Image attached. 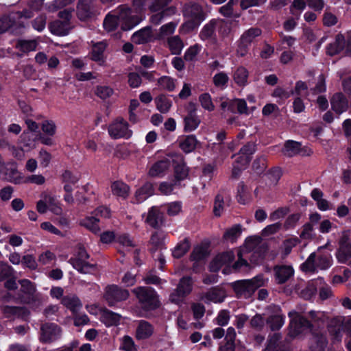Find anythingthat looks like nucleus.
Wrapping results in <instances>:
<instances>
[{"label": "nucleus", "mask_w": 351, "mask_h": 351, "mask_svg": "<svg viewBox=\"0 0 351 351\" xmlns=\"http://www.w3.org/2000/svg\"><path fill=\"white\" fill-rule=\"evenodd\" d=\"M185 21L180 25V32L189 34L197 29L206 19L207 14L202 6L195 2L185 3L182 9Z\"/></svg>", "instance_id": "f257e3e1"}, {"label": "nucleus", "mask_w": 351, "mask_h": 351, "mask_svg": "<svg viewBox=\"0 0 351 351\" xmlns=\"http://www.w3.org/2000/svg\"><path fill=\"white\" fill-rule=\"evenodd\" d=\"M138 300L141 308L144 311H152L160 306L158 295L156 290L150 287H138L133 290Z\"/></svg>", "instance_id": "f03ea898"}, {"label": "nucleus", "mask_w": 351, "mask_h": 351, "mask_svg": "<svg viewBox=\"0 0 351 351\" xmlns=\"http://www.w3.org/2000/svg\"><path fill=\"white\" fill-rule=\"evenodd\" d=\"M326 50L329 56H335L343 51L346 55H351V30L348 32L346 39L342 34H337L335 41L328 44Z\"/></svg>", "instance_id": "7ed1b4c3"}, {"label": "nucleus", "mask_w": 351, "mask_h": 351, "mask_svg": "<svg viewBox=\"0 0 351 351\" xmlns=\"http://www.w3.org/2000/svg\"><path fill=\"white\" fill-rule=\"evenodd\" d=\"M335 257L339 263L351 265V241L348 230L343 232L338 240Z\"/></svg>", "instance_id": "20e7f679"}, {"label": "nucleus", "mask_w": 351, "mask_h": 351, "mask_svg": "<svg viewBox=\"0 0 351 351\" xmlns=\"http://www.w3.org/2000/svg\"><path fill=\"white\" fill-rule=\"evenodd\" d=\"M127 289L121 288L117 285H108L104 291V298L110 307L114 306L118 302L125 301L129 298Z\"/></svg>", "instance_id": "39448f33"}, {"label": "nucleus", "mask_w": 351, "mask_h": 351, "mask_svg": "<svg viewBox=\"0 0 351 351\" xmlns=\"http://www.w3.org/2000/svg\"><path fill=\"white\" fill-rule=\"evenodd\" d=\"M192 289V278L189 276H184L180 278L176 289L170 294L169 299L171 302L179 304L185 297L191 293Z\"/></svg>", "instance_id": "423d86ee"}, {"label": "nucleus", "mask_w": 351, "mask_h": 351, "mask_svg": "<svg viewBox=\"0 0 351 351\" xmlns=\"http://www.w3.org/2000/svg\"><path fill=\"white\" fill-rule=\"evenodd\" d=\"M119 9L121 30H131L141 21V17L137 14H133L132 10L126 5H121L119 6Z\"/></svg>", "instance_id": "0eeeda50"}, {"label": "nucleus", "mask_w": 351, "mask_h": 351, "mask_svg": "<svg viewBox=\"0 0 351 351\" xmlns=\"http://www.w3.org/2000/svg\"><path fill=\"white\" fill-rule=\"evenodd\" d=\"M128 123L122 117H118L109 125L108 131L110 137L113 139H128L132 134V130L128 129Z\"/></svg>", "instance_id": "6e6552de"}, {"label": "nucleus", "mask_w": 351, "mask_h": 351, "mask_svg": "<svg viewBox=\"0 0 351 351\" xmlns=\"http://www.w3.org/2000/svg\"><path fill=\"white\" fill-rule=\"evenodd\" d=\"M172 164L173 167V182H175V184H178L181 181L188 178L189 168L182 154L176 155L172 159Z\"/></svg>", "instance_id": "1a4fd4ad"}, {"label": "nucleus", "mask_w": 351, "mask_h": 351, "mask_svg": "<svg viewBox=\"0 0 351 351\" xmlns=\"http://www.w3.org/2000/svg\"><path fill=\"white\" fill-rule=\"evenodd\" d=\"M61 335L60 327L55 323H45L40 327V340L44 343H50L58 340Z\"/></svg>", "instance_id": "9d476101"}, {"label": "nucleus", "mask_w": 351, "mask_h": 351, "mask_svg": "<svg viewBox=\"0 0 351 351\" xmlns=\"http://www.w3.org/2000/svg\"><path fill=\"white\" fill-rule=\"evenodd\" d=\"M274 280L277 285H283L293 277L295 270L291 265L278 264L273 267Z\"/></svg>", "instance_id": "9b49d317"}, {"label": "nucleus", "mask_w": 351, "mask_h": 351, "mask_svg": "<svg viewBox=\"0 0 351 351\" xmlns=\"http://www.w3.org/2000/svg\"><path fill=\"white\" fill-rule=\"evenodd\" d=\"M145 223L155 230H159L165 224L164 213L156 206L148 209Z\"/></svg>", "instance_id": "f8f14e48"}, {"label": "nucleus", "mask_w": 351, "mask_h": 351, "mask_svg": "<svg viewBox=\"0 0 351 351\" xmlns=\"http://www.w3.org/2000/svg\"><path fill=\"white\" fill-rule=\"evenodd\" d=\"M95 14L93 0H79L77 5V16L80 21H85Z\"/></svg>", "instance_id": "ddd939ff"}, {"label": "nucleus", "mask_w": 351, "mask_h": 351, "mask_svg": "<svg viewBox=\"0 0 351 351\" xmlns=\"http://www.w3.org/2000/svg\"><path fill=\"white\" fill-rule=\"evenodd\" d=\"M19 283L21 285L20 292L25 295V297L19 294V298L22 302L29 304L34 300V295L36 291L34 282L28 279H21L19 280Z\"/></svg>", "instance_id": "4468645a"}, {"label": "nucleus", "mask_w": 351, "mask_h": 351, "mask_svg": "<svg viewBox=\"0 0 351 351\" xmlns=\"http://www.w3.org/2000/svg\"><path fill=\"white\" fill-rule=\"evenodd\" d=\"M177 141L180 149L186 154L195 151L199 143V141L194 134L180 136Z\"/></svg>", "instance_id": "2eb2a0df"}, {"label": "nucleus", "mask_w": 351, "mask_h": 351, "mask_svg": "<svg viewBox=\"0 0 351 351\" xmlns=\"http://www.w3.org/2000/svg\"><path fill=\"white\" fill-rule=\"evenodd\" d=\"M1 311L8 319L16 317L25 320L29 315V310L24 306L5 305L2 307Z\"/></svg>", "instance_id": "dca6fc26"}, {"label": "nucleus", "mask_w": 351, "mask_h": 351, "mask_svg": "<svg viewBox=\"0 0 351 351\" xmlns=\"http://www.w3.org/2000/svg\"><path fill=\"white\" fill-rule=\"evenodd\" d=\"M331 108L337 114L346 112L349 107L348 101L342 93H335L330 99Z\"/></svg>", "instance_id": "f3484780"}, {"label": "nucleus", "mask_w": 351, "mask_h": 351, "mask_svg": "<svg viewBox=\"0 0 351 351\" xmlns=\"http://www.w3.org/2000/svg\"><path fill=\"white\" fill-rule=\"evenodd\" d=\"M328 345V339L325 335L320 332H313L309 339L311 351H325Z\"/></svg>", "instance_id": "a211bd4d"}, {"label": "nucleus", "mask_w": 351, "mask_h": 351, "mask_svg": "<svg viewBox=\"0 0 351 351\" xmlns=\"http://www.w3.org/2000/svg\"><path fill=\"white\" fill-rule=\"evenodd\" d=\"M154 330V328L152 324L141 319L136 327L135 337L138 340L147 339L153 335Z\"/></svg>", "instance_id": "6ab92c4d"}, {"label": "nucleus", "mask_w": 351, "mask_h": 351, "mask_svg": "<svg viewBox=\"0 0 351 351\" xmlns=\"http://www.w3.org/2000/svg\"><path fill=\"white\" fill-rule=\"evenodd\" d=\"M155 188L154 184L150 182H145L139 189L135 192L136 203L140 204L146 200L149 197L154 194Z\"/></svg>", "instance_id": "aec40b11"}, {"label": "nucleus", "mask_w": 351, "mask_h": 351, "mask_svg": "<svg viewBox=\"0 0 351 351\" xmlns=\"http://www.w3.org/2000/svg\"><path fill=\"white\" fill-rule=\"evenodd\" d=\"M110 188L112 194L123 200L127 199L130 195V186L122 180L112 182Z\"/></svg>", "instance_id": "412c9836"}, {"label": "nucleus", "mask_w": 351, "mask_h": 351, "mask_svg": "<svg viewBox=\"0 0 351 351\" xmlns=\"http://www.w3.org/2000/svg\"><path fill=\"white\" fill-rule=\"evenodd\" d=\"M249 284L248 280H240L232 283V288L238 298L244 295L250 297L253 294V291Z\"/></svg>", "instance_id": "4be33fe9"}, {"label": "nucleus", "mask_w": 351, "mask_h": 351, "mask_svg": "<svg viewBox=\"0 0 351 351\" xmlns=\"http://www.w3.org/2000/svg\"><path fill=\"white\" fill-rule=\"evenodd\" d=\"M119 25L121 26V17H119V9L118 8L114 14L110 12L105 16L103 26L107 32H113L117 29Z\"/></svg>", "instance_id": "5701e85b"}, {"label": "nucleus", "mask_w": 351, "mask_h": 351, "mask_svg": "<svg viewBox=\"0 0 351 351\" xmlns=\"http://www.w3.org/2000/svg\"><path fill=\"white\" fill-rule=\"evenodd\" d=\"M106 47L107 44L104 41L95 43L90 52V59L99 64L104 63L105 62L104 51Z\"/></svg>", "instance_id": "b1692460"}, {"label": "nucleus", "mask_w": 351, "mask_h": 351, "mask_svg": "<svg viewBox=\"0 0 351 351\" xmlns=\"http://www.w3.org/2000/svg\"><path fill=\"white\" fill-rule=\"evenodd\" d=\"M217 24V19H213L210 20L208 23L205 24L202 28L199 34V38L203 41H206L215 38V29Z\"/></svg>", "instance_id": "393cba45"}, {"label": "nucleus", "mask_w": 351, "mask_h": 351, "mask_svg": "<svg viewBox=\"0 0 351 351\" xmlns=\"http://www.w3.org/2000/svg\"><path fill=\"white\" fill-rule=\"evenodd\" d=\"M99 219L96 216H87L80 221V225L97 235L101 232Z\"/></svg>", "instance_id": "a878e982"}, {"label": "nucleus", "mask_w": 351, "mask_h": 351, "mask_svg": "<svg viewBox=\"0 0 351 351\" xmlns=\"http://www.w3.org/2000/svg\"><path fill=\"white\" fill-rule=\"evenodd\" d=\"M154 103L156 109L162 114L169 112L173 104L170 96L162 93L155 97Z\"/></svg>", "instance_id": "bb28decb"}, {"label": "nucleus", "mask_w": 351, "mask_h": 351, "mask_svg": "<svg viewBox=\"0 0 351 351\" xmlns=\"http://www.w3.org/2000/svg\"><path fill=\"white\" fill-rule=\"evenodd\" d=\"M37 141V133H32L29 131L24 130L21 135V145L23 149L26 151L35 148Z\"/></svg>", "instance_id": "cd10ccee"}, {"label": "nucleus", "mask_w": 351, "mask_h": 351, "mask_svg": "<svg viewBox=\"0 0 351 351\" xmlns=\"http://www.w3.org/2000/svg\"><path fill=\"white\" fill-rule=\"evenodd\" d=\"M170 167L168 159H162L156 162L149 170V175L152 177H160Z\"/></svg>", "instance_id": "c85d7f7f"}, {"label": "nucleus", "mask_w": 351, "mask_h": 351, "mask_svg": "<svg viewBox=\"0 0 351 351\" xmlns=\"http://www.w3.org/2000/svg\"><path fill=\"white\" fill-rule=\"evenodd\" d=\"M232 77L234 82L239 87H244L248 84L249 72L247 69L243 66H240L236 69L233 73Z\"/></svg>", "instance_id": "c756f323"}, {"label": "nucleus", "mask_w": 351, "mask_h": 351, "mask_svg": "<svg viewBox=\"0 0 351 351\" xmlns=\"http://www.w3.org/2000/svg\"><path fill=\"white\" fill-rule=\"evenodd\" d=\"M210 252L208 246L207 245H197L195 246L190 254V260L191 261L197 262L204 261L209 256Z\"/></svg>", "instance_id": "7c9ffc66"}, {"label": "nucleus", "mask_w": 351, "mask_h": 351, "mask_svg": "<svg viewBox=\"0 0 351 351\" xmlns=\"http://www.w3.org/2000/svg\"><path fill=\"white\" fill-rule=\"evenodd\" d=\"M176 8L174 6L167 7L165 9L160 10V11L156 12V13L153 14L151 18V22L154 25L160 24L162 21L169 16H171L176 14Z\"/></svg>", "instance_id": "2f4dec72"}, {"label": "nucleus", "mask_w": 351, "mask_h": 351, "mask_svg": "<svg viewBox=\"0 0 351 351\" xmlns=\"http://www.w3.org/2000/svg\"><path fill=\"white\" fill-rule=\"evenodd\" d=\"M121 317L119 314L105 308L101 314V322L107 326H117L119 324Z\"/></svg>", "instance_id": "473e14b6"}, {"label": "nucleus", "mask_w": 351, "mask_h": 351, "mask_svg": "<svg viewBox=\"0 0 351 351\" xmlns=\"http://www.w3.org/2000/svg\"><path fill=\"white\" fill-rule=\"evenodd\" d=\"M62 304L73 313L79 311L82 306L80 300L75 295L64 296L62 298Z\"/></svg>", "instance_id": "72a5a7b5"}, {"label": "nucleus", "mask_w": 351, "mask_h": 351, "mask_svg": "<svg viewBox=\"0 0 351 351\" xmlns=\"http://www.w3.org/2000/svg\"><path fill=\"white\" fill-rule=\"evenodd\" d=\"M301 146L302 144L300 142L288 140L285 143L282 152L285 156L292 157L301 152Z\"/></svg>", "instance_id": "f704fd0d"}, {"label": "nucleus", "mask_w": 351, "mask_h": 351, "mask_svg": "<svg viewBox=\"0 0 351 351\" xmlns=\"http://www.w3.org/2000/svg\"><path fill=\"white\" fill-rule=\"evenodd\" d=\"M237 199L240 204L243 205L249 204L251 200V195L243 182H241L238 184Z\"/></svg>", "instance_id": "c9c22d12"}, {"label": "nucleus", "mask_w": 351, "mask_h": 351, "mask_svg": "<svg viewBox=\"0 0 351 351\" xmlns=\"http://www.w3.org/2000/svg\"><path fill=\"white\" fill-rule=\"evenodd\" d=\"M191 243L188 238L178 243L172 251L173 258L179 259L183 257L190 250Z\"/></svg>", "instance_id": "e433bc0d"}, {"label": "nucleus", "mask_w": 351, "mask_h": 351, "mask_svg": "<svg viewBox=\"0 0 351 351\" xmlns=\"http://www.w3.org/2000/svg\"><path fill=\"white\" fill-rule=\"evenodd\" d=\"M152 32L149 27H145L134 32L132 36L133 42L137 44H145L150 41Z\"/></svg>", "instance_id": "4c0bfd02"}, {"label": "nucleus", "mask_w": 351, "mask_h": 351, "mask_svg": "<svg viewBox=\"0 0 351 351\" xmlns=\"http://www.w3.org/2000/svg\"><path fill=\"white\" fill-rule=\"evenodd\" d=\"M184 128L185 133H190L195 131L199 125L201 120L198 116L186 115L183 119Z\"/></svg>", "instance_id": "58836bf2"}, {"label": "nucleus", "mask_w": 351, "mask_h": 351, "mask_svg": "<svg viewBox=\"0 0 351 351\" xmlns=\"http://www.w3.org/2000/svg\"><path fill=\"white\" fill-rule=\"evenodd\" d=\"M242 233V226L239 223L234 224L231 228L227 229L223 235V239L226 241H230L232 243L235 242Z\"/></svg>", "instance_id": "ea45409f"}, {"label": "nucleus", "mask_w": 351, "mask_h": 351, "mask_svg": "<svg viewBox=\"0 0 351 351\" xmlns=\"http://www.w3.org/2000/svg\"><path fill=\"white\" fill-rule=\"evenodd\" d=\"M285 316L283 315H271L267 319V324L271 331L279 330L285 324Z\"/></svg>", "instance_id": "a19ab883"}, {"label": "nucleus", "mask_w": 351, "mask_h": 351, "mask_svg": "<svg viewBox=\"0 0 351 351\" xmlns=\"http://www.w3.org/2000/svg\"><path fill=\"white\" fill-rule=\"evenodd\" d=\"M5 174L8 181L14 184L23 183L25 176L17 170L16 167H5Z\"/></svg>", "instance_id": "79ce46f5"}, {"label": "nucleus", "mask_w": 351, "mask_h": 351, "mask_svg": "<svg viewBox=\"0 0 351 351\" xmlns=\"http://www.w3.org/2000/svg\"><path fill=\"white\" fill-rule=\"evenodd\" d=\"M168 47L172 54L179 55L184 47V44L179 36H174L167 39Z\"/></svg>", "instance_id": "37998d69"}, {"label": "nucleus", "mask_w": 351, "mask_h": 351, "mask_svg": "<svg viewBox=\"0 0 351 351\" xmlns=\"http://www.w3.org/2000/svg\"><path fill=\"white\" fill-rule=\"evenodd\" d=\"M38 43L35 40H18L16 47L23 53H27L36 51Z\"/></svg>", "instance_id": "c03bdc74"}, {"label": "nucleus", "mask_w": 351, "mask_h": 351, "mask_svg": "<svg viewBox=\"0 0 351 351\" xmlns=\"http://www.w3.org/2000/svg\"><path fill=\"white\" fill-rule=\"evenodd\" d=\"M333 263L332 255L329 253H325L316 256L317 269L326 270L330 268Z\"/></svg>", "instance_id": "a18cd8bd"}, {"label": "nucleus", "mask_w": 351, "mask_h": 351, "mask_svg": "<svg viewBox=\"0 0 351 351\" xmlns=\"http://www.w3.org/2000/svg\"><path fill=\"white\" fill-rule=\"evenodd\" d=\"M16 16L12 13L0 16V34L6 32L16 24Z\"/></svg>", "instance_id": "49530a36"}, {"label": "nucleus", "mask_w": 351, "mask_h": 351, "mask_svg": "<svg viewBox=\"0 0 351 351\" xmlns=\"http://www.w3.org/2000/svg\"><path fill=\"white\" fill-rule=\"evenodd\" d=\"M70 262L73 268L81 274H88L90 269L94 267L93 265L81 258H71Z\"/></svg>", "instance_id": "de8ad7c7"}, {"label": "nucleus", "mask_w": 351, "mask_h": 351, "mask_svg": "<svg viewBox=\"0 0 351 351\" xmlns=\"http://www.w3.org/2000/svg\"><path fill=\"white\" fill-rule=\"evenodd\" d=\"M300 269L305 273H315L317 271L316 266V254L311 253L307 259L301 264Z\"/></svg>", "instance_id": "09e8293b"}, {"label": "nucleus", "mask_w": 351, "mask_h": 351, "mask_svg": "<svg viewBox=\"0 0 351 351\" xmlns=\"http://www.w3.org/2000/svg\"><path fill=\"white\" fill-rule=\"evenodd\" d=\"M261 34L262 31L260 28L251 27L249 29L244 32L240 38L244 40V42L247 43V44L251 45L254 39L261 36Z\"/></svg>", "instance_id": "8fccbe9b"}, {"label": "nucleus", "mask_w": 351, "mask_h": 351, "mask_svg": "<svg viewBox=\"0 0 351 351\" xmlns=\"http://www.w3.org/2000/svg\"><path fill=\"white\" fill-rule=\"evenodd\" d=\"M267 168V157L264 155L258 156L252 163V169L254 171L261 175Z\"/></svg>", "instance_id": "3c124183"}, {"label": "nucleus", "mask_w": 351, "mask_h": 351, "mask_svg": "<svg viewBox=\"0 0 351 351\" xmlns=\"http://www.w3.org/2000/svg\"><path fill=\"white\" fill-rule=\"evenodd\" d=\"M199 101L202 107L208 112H213L215 110V105L212 101V97L208 93H204L199 96Z\"/></svg>", "instance_id": "603ef678"}, {"label": "nucleus", "mask_w": 351, "mask_h": 351, "mask_svg": "<svg viewBox=\"0 0 351 351\" xmlns=\"http://www.w3.org/2000/svg\"><path fill=\"white\" fill-rule=\"evenodd\" d=\"M150 243L153 245V248L151 250L152 252H154L158 249L166 248L164 239L158 232H154L152 234Z\"/></svg>", "instance_id": "864d4df0"}, {"label": "nucleus", "mask_w": 351, "mask_h": 351, "mask_svg": "<svg viewBox=\"0 0 351 351\" xmlns=\"http://www.w3.org/2000/svg\"><path fill=\"white\" fill-rule=\"evenodd\" d=\"M158 84L161 88L170 92L173 91L176 87L173 79L166 75L162 76L158 80Z\"/></svg>", "instance_id": "5fc2aeb1"}, {"label": "nucleus", "mask_w": 351, "mask_h": 351, "mask_svg": "<svg viewBox=\"0 0 351 351\" xmlns=\"http://www.w3.org/2000/svg\"><path fill=\"white\" fill-rule=\"evenodd\" d=\"M213 81L216 87L224 88L227 86L229 77L225 72L221 71L214 75Z\"/></svg>", "instance_id": "6e6d98bb"}, {"label": "nucleus", "mask_w": 351, "mask_h": 351, "mask_svg": "<svg viewBox=\"0 0 351 351\" xmlns=\"http://www.w3.org/2000/svg\"><path fill=\"white\" fill-rule=\"evenodd\" d=\"M201 46L199 44H195L190 46L184 54V59L186 61H193L201 51Z\"/></svg>", "instance_id": "4d7b16f0"}, {"label": "nucleus", "mask_w": 351, "mask_h": 351, "mask_svg": "<svg viewBox=\"0 0 351 351\" xmlns=\"http://www.w3.org/2000/svg\"><path fill=\"white\" fill-rule=\"evenodd\" d=\"M41 130L45 134L53 136L56 132V125L52 120H45L42 122Z\"/></svg>", "instance_id": "13d9d810"}, {"label": "nucleus", "mask_w": 351, "mask_h": 351, "mask_svg": "<svg viewBox=\"0 0 351 351\" xmlns=\"http://www.w3.org/2000/svg\"><path fill=\"white\" fill-rule=\"evenodd\" d=\"M224 200L223 197L221 194H217L215 196L214 205H213V213L216 217H220L223 211Z\"/></svg>", "instance_id": "bf43d9fd"}, {"label": "nucleus", "mask_w": 351, "mask_h": 351, "mask_svg": "<svg viewBox=\"0 0 351 351\" xmlns=\"http://www.w3.org/2000/svg\"><path fill=\"white\" fill-rule=\"evenodd\" d=\"M256 146L255 142L249 141L240 149L239 154H243L252 158V155L256 152Z\"/></svg>", "instance_id": "052dcab7"}, {"label": "nucleus", "mask_w": 351, "mask_h": 351, "mask_svg": "<svg viewBox=\"0 0 351 351\" xmlns=\"http://www.w3.org/2000/svg\"><path fill=\"white\" fill-rule=\"evenodd\" d=\"M313 232V224L310 222H307L302 226V230L300 234V237L302 239L311 240L315 237V234H314Z\"/></svg>", "instance_id": "680f3d73"}, {"label": "nucleus", "mask_w": 351, "mask_h": 351, "mask_svg": "<svg viewBox=\"0 0 351 351\" xmlns=\"http://www.w3.org/2000/svg\"><path fill=\"white\" fill-rule=\"evenodd\" d=\"M13 268L7 263H0V282H2L12 275Z\"/></svg>", "instance_id": "e2e57ef3"}, {"label": "nucleus", "mask_w": 351, "mask_h": 351, "mask_svg": "<svg viewBox=\"0 0 351 351\" xmlns=\"http://www.w3.org/2000/svg\"><path fill=\"white\" fill-rule=\"evenodd\" d=\"M291 95H293V93L291 90L288 91L281 86H277L271 93L273 97L279 98L282 100L287 99Z\"/></svg>", "instance_id": "0e129e2a"}, {"label": "nucleus", "mask_w": 351, "mask_h": 351, "mask_svg": "<svg viewBox=\"0 0 351 351\" xmlns=\"http://www.w3.org/2000/svg\"><path fill=\"white\" fill-rule=\"evenodd\" d=\"M47 17L45 14H40L32 21V26L38 32H42L46 26Z\"/></svg>", "instance_id": "69168bd1"}, {"label": "nucleus", "mask_w": 351, "mask_h": 351, "mask_svg": "<svg viewBox=\"0 0 351 351\" xmlns=\"http://www.w3.org/2000/svg\"><path fill=\"white\" fill-rule=\"evenodd\" d=\"M92 214L97 218L102 217L109 219L111 217V210L110 208L102 205L97 207Z\"/></svg>", "instance_id": "338daca9"}, {"label": "nucleus", "mask_w": 351, "mask_h": 351, "mask_svg": "<svg viewBox=\"0 0 351 351\" xmlns=\"http://www.w3.org/2000/svg\"><path fill=\"white\" fill-rule=\"evenodd\" d=\"M121 348L125 351H136L134 341L129 335L123 337Z\"/></svg>", "instance_id": "774afa93"}]
</instances>
